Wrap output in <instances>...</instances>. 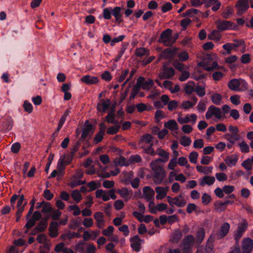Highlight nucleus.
Returning <instances> with one entry per match:
<instances>
[{
	"label": "nucleus",
	"mask_w": 253,
	"mask_h": 253,
	"mask_svg": "<svg viewBox=\"0 0 253 253\" xmlns=\"http://www.w3.org/2000/svg\"><path fill=\"white\" fill-rule=\"evenodd\" d=\"M240 150L242 153H248L250 151V148L248 144L244 140L238 143Z\"/></svg>",
	"instance_id": "obj_46"
},
{
	"label": "nucleus",
	"mask_w": 253,
	"mask_h": 253,
	"mask_svg": "<svg viewBox=\"0 0 253 253\" xmlns=\"http://www.w3.org/2000/svg\"><path fill=\"white\" fill-rule=\"evenodd\" d=\"M174 51L170 48H167L161 53L160 58L169 59L172 57Z\"/></svg>",
	"instance_id": "obj_39"
},
{
	"label": "nucleus",
	"mask_w": 253,
	"mask_h": 253,
	"mask_svg": "<svg viewBox=\"0 0 253 253\" xmlns=\"http://www.w3.org/2000/svg\"><path fill=\"white\" fill-rule=\"evenodd\" d=\"M199 10L196 9L192 8L187 10L185 13H183V16L193 17L195 15L198 14Z\"/></svg>",
	"instance_id": "obj_59"
},
{
	"label": "nucleus",
	"mask_w": 253,
	"mask_h": 253,
	"mask_svg": "<svg viewBox=\"0 0 253 253\" xmlns=\"http://www.w3.org/2000/svg\"><path fill=\"white\" fill-rule=\"evenodd\" d=\"M106 121L107 123L117 125L118 123V121L115 120V115L113 112H109L106 117Z\"/></svg>",
	"instance_id": "obj_45"
},
{
	"label": "nucleus",
	"mask_w": 253,
	"mask_h": 253,
	"mask_svg": "<svg viewBox=\"0 0 253 253\" xmlns=\"http://www.w3.org/2000/svg\"><path fill=\"white\" fill-rule=\"evenodd\" d=\"M83 176V172L82 171L79 170L76 171L75 174L72 177L71 181L69 183V185L72 188H74L77 186L83 184L85 183L84 181H81V178Z\"/></svg>",
	"instance_id": "obj_9"
},
{
	"label": "nucleus",
	"mask_w": 253,
	"mask_h": 253,
	"mask_svg": "<svg viewBox=\"0 0 253 253\" xmlns=\"http://www.w3.org/2000/svg\"><path fill=\"white\" fill-rule=\"evenodd\" d=\"M130 246L132 249L138 252L141 248V245L143 243V241L141 240L138 235H135L130 239Z\"/></svg>",
	"instance_id": "obj_11"
},
{
	"label": "nucleus",
	"mask_w": 253,
	"mask_h": 253,
	"mask_svg": "<svg viewBox=\"0 0 253 253\" xmlns=\"http://www.w3.org/2000/svg\"><path fill=\"white\" fill-rule=\"evenodd\" d=\"M71 196L77 203H79L82 198L80 192L77 190H73L72 192Z\"/></svg>",
	"instance_id": "obj_47"
},
{
	"label": "nucleus",
	"mask_w": 253,
	"mask_h": 253,
	"mask_svg": "<svg viewBox=\"0 0 253 253\" xmlns=\"http://www.w3.org/2000/svg\"><path fill=\"white\" fill-rule=\"evenodd\" d=\"M238 160L236 155H231L226 157L224 161L228 167H233L236 165Z\"/></svg>",
	"instance_id": "obj_29"
},
{
	"label": "nucleus",
	"mask_w": 253,
	"mask_h": 253,
	"mask_svg": "<svg viewBox=\"0 0 253 253\" xmlns=\"http://www.w3.org/2000/svg\"><path fill=\"white\" fill-rule=\"evenodd\" d=\"M197 120V116L195 114H187L184 117H182L181 114L178 115L177 122L180 124L186 125L191 123L192 125L196 124Z\"/></svg>",
	"instance_id": "obj_7"
},
{
	"label": "nucleus",
	"mask_w": 253,
	"mask_h": 253,
	"mask_svg": "<svg viewBox=\"0 0 253 253\" xmlns=\"http://www.w3.org/2000/svg\"><path fill=\"white\" fill-rule=\"evenodd\" d=\"M196 169L198 171L203 173L205 174H208L212 172L213 167H203L202 166H197Z\"/></svg>",
	"instance_id": "obj_37"
},
{
	"label": "nucleus",
	"mask_w": 253,
	"mask_h": 253,
	"mask_svg": "<svg viewBox=\"0 0 253 253\" xmlns=\"http://www.w3.org/2000/svg\"><path fill=\"white\" fill-rule=\"evenodd\" d=\"M152 136L151 134H147L145 135H143L141 137L140 142V145L141 147H143L144 145L145 144H147L149 145H150L151 144H152Z\"/></svg>",
	"instance_id": "obj_31"
},
{
	"label": "nucleus",
	"mask_w": 253,
	"mask_h": 253,
	"mask_svg": "<svg viewBox=\"0 0 253 253\" xmlns=\"http://www.w3.org/2000/svg\"><path fill=\"white\" fill-rule=\"evenodd\" d=\"M217 28L219 31H223L232 29L231 23L226 20H217L215 22Z\"/></svg>",
	"instance_id": "obj_14"
},
{
	"label": "nucleus",
	"mask_w": 253,
	"mask_h": 253,
	"mask_svg": "<svg viewBox=\"0 0 253 253\" xmlns=\"http://www.w3.org/2000/svg\"><path fill=\"white\" fill-rule=\"evenodd\" d=\"M230 225L228 222H224L220 226L219 230L215 232L211 236V239L213 238L215 240H220L225 237L229 232Z\"/></svg>",
	"instance_id": "obj_3"
},
{
	"label": "nucleus",
	"mask_w": 253,
	"mask_h": 253,
	"mask_svg": "<svg viewBox=\"0 0 253 253\" xmlns=\"http://www.w3.org/2000/svg\"><path fill=\"white\" fill-rule=\"evenodd\" d=\"M117 193L121 197L124 199L126 201L130 200L132 196L131 191H128L126 188H123L117 190Z\"/></svg>",
	"instance_id": "obj_20"
},
{
	"label": "nucleus",
	"mask_w": 253,
	"mask_h": 253,
	"mask_svg": "<svg viewBox=\"0 0 253 253\" xmlns=\"http://www.w3.org/2000/svg\"><path fill=\"white\" fill-rule=\"evenodd\" d=\"M192 141L189 137L184 136H182L180 140V143L183 146H188L191 144Z\"/></svg>",
	"instance_id": "obj_49"
},
{
	"label": "nucleus",
	"mask_w": 253,
	"mask_h": 253,
	"mask_svg": "<svg viewBox=\"0 0 253 253\" xmlns=\"http://www.w3.org/2000/svg\"><path fill=\"white\" fill-rule=\"evenodd\" d=\"M197 100V98H195L193 102L189 101H183L181 104L180 108L184 109L191 108L196 104Z\"/></svg>",
	"instance_id": "obj_42"
},
{
	"label": "nucleus",
	"mask_w": 253,
	"mask_h": 253,
	"mask_svg": "<svg viewBox=\"0 0 253 253\" xmlns=\"http://www.w3.org/2000/svg\"><path fill=\"white\" fill-rule=\"evenodd\" d=\"M95 195L96 198H101L104 201H107L110 200L108 192H107L102 189L97 190L95 192Z\"/></svg>",
	"instance_id": "obj_30"
},
{
	"label": "nucleus",
	"mask_w": 253,
	"mask_h": 253,
	"mask_svg": "<svg viewBox=\"0 0 253 253\" xmlns=\"http://www.w3.org/2000/svg\"><path fill=\"white\" fill-rule=\"evenodd\" d=\"M175 74L174 69L171 67H164L159 74L160 79H166L171 78Z\"/></svg>",
	"instance_id": "obj_12"
},
{
	"label": "nucleus",
	"mask_w": 253,
	"mask_h": 253,
	"mask_svg": "<svg viewBox=\"0 0 253 253\" xmlns=\"http://www.w3.org/2000/svg\"><path fill=\"white\" fill-rule=\"evenodd\" d=\"M81 81L87 84H97L99 80L96 77L85 75L81 79Z\"/></svg>",
	"instance_id": "obj_21"
},
{
	"label": "nucleus",
	"mask_w": 253,
	"mask_h": 253,
	"mask_svg": "<svg viewBox=\"0 0 253 253\" xmlns=\"http://www.w3.org/2000/svg\"><path fill=\"white\" fill-rule=\"evenodd\" d=\"M120 172V170L119 169L116 168L114 170H111L110 173H109L108 172H104L103 173L99 174V176L102 177H108L111 175L115 176L117 175Z\"/></svg>",
	"instance_id": "obj_51"
},
{
	"label": "nucleus",
	"mask_w": 253,
	"mask_h": 253,
	"mask_svg": "<svg viewBox=\"0 0 253 253\" xmlns=\"http://www.w3.org/2000/svg\"><path fill=\"white\" fill-rule=\"evenodd\" d=\"M204 146V140L202 139H196L194 141L193 147L195 149H201Z\"/></svg>",
	"instance_id": "obj_53"
},
{
	"label": "nucleus",
	"mask_w": 253,
	"mask_h": 253,
	"mask_svg": "<svg viewBox=\"0 0 253 253\" xmlns=\"http://www.w3.org/2000/svg\"><path fill=\"white\" fill-rule=\"evenodd\" d=\"M165 127L169 129L171 131L177 130L178 129V126L174 120H169L164 123Z\"/></svg>",
	"instance_id": "obj_24"
},
{
	"label": "nucleus",
	"mask_w": 253,
	"mask_h": 253,
	"mask_svg": "<svg viewBox=\"0 0 253 253\" xmlns=\"http://www.w3.org/2000/svg\"><path fill=\"white\" fill-rule=\"evenodd\" d=\"M94 218L96 221L97 227L102 228L105 225L103 213L101 212H97L94 214Z\"/></svg>",
	"instance_id": "obj_18"
},
{
	"label": "nucleus",
	"mask_w": 253,
	"mask_h": 253,
	"mask_svg": "<svg viewBox=\"0 0 253 253\" xmlns=\"http://www.w3.org/2000/svg\"><path fill=\"white\" fill-rule=\"evenodd\" d=\"M58 223L56 222H52L49 226V230L50 236L52 237H55L58 234V227L59 226Z\"/></svg>",
	"instance_id": "obj_25"
},
{
	"label": "nucleus",
	"mask_w": 253,
	"mask_h": 253,
	"mask_svg": "<svg viewBox=\"0 0 253 253\" xmlns=\"http://www.w3.org/2000/svg\"><path fill=\"white\" fill-rule=\"evenodd\" d=\"M155 194L154 191L149 186H145L143 189V197L147 201L151 200Z\"/></svg>",
	"instance_id": "obj_19"
},
{
	"label": "nucleus",
	"mask_w": 253,
	"mask_h": 253,
	"mask_svg": "<svg viewBox=\"0 0 253 253\" xmlns=\"http://www.w3.org/2000/svg\"><path fill=\"white\" fill-rule=\"evenodd\" d=\"M93 132V126L87 121L84 124L81 137L84 139L86 138L88 136H91Z\"/></svg>",
	"instance_id": "obj_15"
},
{
	"label": "nucleus",
	"mask_w": 253,
	"mask_h": 253,
	"mask_svg": "<svg viewBox=\"0 0 253 253\" xmlns=\"http://www.w3.org/2000/svg\"><path fill=\"white\" fill-rule=\"evenodd\" d=\"M240 82L238 79H233L228 84V87L230 89L236 91L240 90Z\"/></svg>",
	"instance_id": "obj_32"
},
{
	"label": "nucleus",
	"mask_w": 253,
	"mask_h": 253,
	"mask_svg": "<svg viewBox=\"0 0 253 253\" xmlns=\"http://www.w3.org/2000/svg\"><path fill=\"white\" fill-rule=\"evenodd\" d=\"M87 245L83 241L79 242L75 246V250L82 253H84L85 252L86 247Z\"/></svg>",
	"instance_id": "obj_41"
},
{
	"label": "nucleus",
	"mask_w": 253,
	"mask_h": 253,
	"mask_svg": "<svg viewBox=\"0 0 253 253\" xmlns=\"http://www.w3.org/2000/svg\"><path fill=\"white\" fill-rule=\"evenodd\" d=\"M253 248V241L250 238L244 239L242 242V253H251Z\"/></svg>",
	"instance_id": "obj_13"
},
{
	"label": "nucleus",
	"mask_w": 253,
	"mask_h": 253,
	"mask_svg": "<svg viewBox=\"0 0 253 253\" xmlns=\"http://www.w3.org/2000/svg\"><path fill=\"white\" fill-rule=\"evenodd\" d=\"M175 40L172 36V30L167 29L162 32L158 41L165 46H170L175 42Z\"/></svg>",
	"instance_id": "obj_2"
},
{
	"label": "nucleus",
	"mask_w": 253,
	"mask_h": 253,
	"mask_svg": "<svg viewBox=\"0 0 253 253\" xmlns=\"http://www.w3.org/2000/svg\"><path fill=\"white\" fill-rule=\"evenodd\" d=\"M87 186L89 188L88 191L90 192L99 188L101 186V184L99 182L92 181L88 183Z\"/></svg>",
	"instance_id": "obj_48"
},
{
	"label": "nucleus",
	"mask_w": 253,
	"mask_h": 253,
	"mask_svg": "<svg viewBox=\"0 0 253 253\" xmlns=\"http://www.w3.org/2000/svg\"><path fill=\"white\" fill-rule=\"evenodd\" d=\"M195 241V238L193 235L186 236L183 241L182 250L183 253H192L191 250Z\"/></svg>",
	"instance_id": "obj_6"
},
{
	"label": "nucleus",
	"mask_w": 253,
	"mask_h": 253,
	"mask_svg": "<svg viewBox=\"0 0 253 253\" xmlns=\"http://www.w3.org/2000/svg\"><path fill=\"white\" fill-rule=\"evenodd\" d=\"M156 153L163 159L159 158L152 161L150 164V167L153 171L154 182L159 184L162 182L166 176L165 170L159 163L167 162L169 159V154L161 148L158 149Z\"/></svg>",
	"instance_id": "obj_1"
},
{
	"label": "nucleus",
	"mask_w": 253,
	"mask_h": 253,
	"mask_svg": "<svg viewBox=\"0 0 253 253\" xmlns=\"http://www.w3.org/2000/svg\"><path fill=\"white\" fill-rule=\"evenodd\" d=\"M199 154L197 152L193 151L189 155V159L191 163L196 164Z\"/></svg>",
	"instance_id": "obj_52"
},
{
	"label": "nucleus",
	"mask_w": 253,
	"mask_h": 253,
	"mask_svg": "<svg viewBox=\"0 0 253 253\" xmlns=\"http://www.w3.org/2000/svg\"><path fill=\"white\" fill-rule=\"evenodd\" d=\"M238 8V13L243 14L249 8L248 0H239L236 4Z\"/></svg>",
	"instance_id": "obj_17"
},
{
	"label": "nucleus",
	"mask_w": 253,
	"mask_h": 253,
	"mask_svg": "<svg viewBox=\"0 0 253 253\" xmlns=\"http://www.w3.org/2000/svg\"><path fill=\"white\" fill-rule=\"evenodd\" d=\"M247 225V222L245 221L244 223L238 227L235 234V239L236 241L238 240L242 237L243 234L246 230Z\"/></svg>",
	"instance_id": "obj_23"
},
{
	"label": "nucleus",
	"mask_w": 253,
	"mask_h": 253,
	"mask_svg": "<svg viewBox=\"0 0 253 253\" xmlns=\"http://www.w3.org/2000/svg\"><path fill=\"white\" fill-rule=\"evenodd\" d=\"M242 166L246 170H250L252 169V163L250 158L245 160L242 164Z\"/></svg>",
	"instance_id": "obj_56"
},
{
	"label": "nucleus",
	"mask_w": 253,
	"mask_h": 253,
	"mask_svg": "<svg viewBox=\"0 0 253 253\" xmlns=\"http://www.w3.org/2000/svg\"><path fill=\"white\" fill-rule=\"evenodd\" d=\"M205 235V232L203 228H199L196 234V242L201 243L204 240Z\"/></svg>",
	"instance_id": "obj_43"
},
{
	"label": "nucleus",
	"mask_w": 253,
	"mask_h": 253,
	"mask_svg": "<svg viewBox=\"0 0 253 253\" xmlns=\"http://www.w3.org/2000/svg\"><path fill=\"white\" fill-rule=\"evenodd\" d=\"M112 14L115 17L116 22L121 23L122 22V15L121 14V8L117 6L112 9Z\"/></svg>",
	"instance_id": "obj_28"
},
{
	"label": "nucleus",
	"mask_w": 253,
	"mask_h": 253,
	"mask_svg": "<svg viewBox=\"0 0 253 253\" xmlns=\"http://www.w3.org/2000/svg\"><path fill=\"white\" fill-rule=\"evenodd\" d=\"M214 56L215 58V61L208 60L203 63V67L205 70L207 71H211L214 70L220 69L222 68L218 65L216 61L218 58L217 55L215 54Z\"/></svg>",
	"instance_id": "obj_4"
},
{
	"label": "nucleus",
	"mask_w": 253,
	"mask_h": 253,
	"mask_svg": "<svg viewBox=\"0 0 253 253\" xmlns=\"http://www.w3.org/2000/svg\"><path fill=\"white\" fill-rule=\"evenodd\" d=\"M69 209L70 211H73V215H78L81 213V210L79 207L77 205H71L69 207Z\"/></svg>",
	"instance_id": "obj_62"
},
{
	"label": "nucleus",
	"mask_w": 253,
	"mask_h": 253,
	"mask_svg": "<svg viewBox=\"0 0 253 253\" xmlns=\"http://www.w3.org/2000/svg\"><path fill=\"white\" fill-rule=\"evenodd\" d=\"M65 158V156H61L58 160L57 169L60 173H62L65 168V166L66 165L64 163Z\"/></svg>",
	"instance_id": "obj_38"
},
{
	"label": "nucleus",
	"mask_w": 253,
	"mask_h": 253,
	"mask_svg": "<svg viewBox=\"0 0 253 253\" xmlns=\"http://www.w3.org/2000/svg\"><path fill=\"white\" fill-rule=\"evenodd\" d=\"M167 200L168 203L171 206L175 205L178 207H183L186 204V201L181 195H179L174 198H171L170 196H168Z\"/></svg>",
	"instance_id": "obj_8"
},
{
	"label": "nucleus",
	"mask_w": 253,
	"mask_h": 253,
	"mask_svg": "<svg viewBox=\"0 0 253 253\" xmlns=\"http://www.w3.org/2000/svg\"><path fill=\"white\" fill-rule=\"evenodd\" d=\"M205 116L207 119H210L214 116L216 119L220 120L222 118V112L219 108L211 105L208 108Z\"/></svg>",
	"instance_id": "obj_5"
},
{
	"label": "nucleus",
	"mask_w": 253,
	"mask_h": 253,
	"mask_svg": "<svg viewBox=\"0 0 253 253\" xmlns=\"http://www.w3.org/2000/svg\"><path fill=\"white\" fill-rule=\"evenodd\" d=\"M228 202L224 203H217L215 205V209L218 212H221L226 209V205L228 204Z\"/></svg>",
	"instance_id": "obj_50"
},
{
	"label": "nucleus",
	"mask_w": 253,
	"mask_h": 253,
	"mask_svg": "<svg viewBox=\"0 0 253 253\" xmlns=\"http://www.w3.org/2000/svg\"><path fill=\"white\" fill-rule=\"evenodd\" d=\"M195 90L197 94L200 97H203L205 95V89L203 86H197L195 88Z\"/></svg>",
	"instance_id": "obj_57"
},
{
	"label": "nucleus",
	"mask_w": 253,
	"mask_h": 253,
	"mask_svg": "<svg viewBox=\"0 0 253 253\" xmlns=\"http://www.w3.org/2000/svg\"><path fill=\"white\" fill-rule=\"evenodd\" d=\"M83 224L87 228L91 227L93 225V219L91 218H85L83 221Z\"/></svg>",
	"instance_id": "obj_64"
},
{
	"label": "nucleus",
	"mask_w": 253,
	"mask_h": 253,
	"mask_svg": "<svg viewBox=\"0 0 253 253\" xmlns=\"http://www.w3.org/2000/svg\"><path fill=\"white\" fill-rule=\"evenodd\" d=\"M114 230V227L113 226H109L107 228L103 230L102 234L106 237H110L112 235Z\"/></svg>",
	"instance_id": "obj_54"
},
{
	"label": "nucleus",
	"mask_w": 253,
	"mask_h": 253,
	"mask_svg": "<svg viewBox=\"0 0 253 253\" xmlns=\"http://www.w3.org/2000/svg\"><path fill=\"white\" fill-rule=\"evenodd\" d=\"M112 8L111 7L103 9V15L105 19H110L111 18Z\"/></svg>",
	"instance_id": "obj_61"
},
{
	"label": "nucleus",
	"mask_w": 253,
	"mask_h": 253,
	"mask_svg": "<svg viewBox=\"0 0 253 253\" xmlns=\"http://www.w3.org/2000/svg\"><path fill=\"white\" fill-rule=\"evenodd\" d=\"M113 163L115 166H127L130 163L126 161L125 157L120 156L115 158L113 161Z\"/></svg>",
	"instance_id": "obj_27"
},
{
	"label": "nucleus",
	"mask_w": 253,
	"mask_h": 253,
	"mask_svg": "<svg viewBox=\"0 0 253 253\" xmlns=\"http://www.w3.org/2000/svg\"><path fill=\"white\" fill-rule=\"evenodd\" d=\"M195 84L193 82H188L185 85V91L187 94H191L195 89Z\"/></svg>",
	"instance_id": "obj_44"
},
{
	"label": "nucleus",
	"mask_w": 253,
	"mask_h": 253,
	"mask_svg": "<svg viewBox=\"0 0 253 253\" xmlns=\"http://www.w3.org/2000/svg\"><path fill=\"white\" fill-rule=\"evenodd\" d=\"M177 162L178 165L180 166H185L187 168H189L190 167V165L188 164L187 160L185 157H179Z\"/></svg>",
	"instance_id": "obj_58"
},
{
	"label": "nucleus",
	"mask_w": 253,
	"mask_h": 253,
	"mask_svg": "<svg viewBox=\"0 0 253 253\" xmlns=\"http://www.w3.org/2000/svg\"><path fill=\"white\" fill-rule=\"evenodd\" d=\"M182 237V234L180 231L177 230L175 231L172 236L171 240L172 242H178Z\"/></svg>",
	"instance_id": "obj_60"
},
{
	"label": "nucleus",
	"mask_w": 253,
	"mask_h": 253,
	"mask_svg": "<svg viewBox=\"0 0 253 253\" xmlns=\"http://www.w3.org/2000/svg\"><path fill=\"white\" fill-rule=\"evenodd\" d=\"M47 222L46 221H41L36 226V229L40 232L43 231L47 227Z\"/></svg>",
	"instance_id": "obj_63"
},
{
	"label": "nucleus",
	"mask_w": 253,
	"mask_h": 253,
	"mask_svg": "<svg viewBox=\"0 0 253 253\" xmlns=\"http://www.w3.org/2000/svg\"><path fill=\"white\" fill-rule=\"evenodd\" d=\"M225 138L231 144H234L236 141L239 140L240 138L239 134H231L227 133L224 135Z\"/></svg>",
	"instance_id": "obj_36"
},
{
	"label": "nucleus",
	"mask_w": 253,
	"mask_h": 253,
	"mask_svg": "<svg viewBox=\"0 0 253 253\" xmlns=\"http://www.w3.org/2000/svg\"><path fill=\"white\" fill-rule=\"evenodd\" d=\"M24 196L23 195H20L19 196V198L18 199L17 204V209L19 213H22V212L24 211L25 209V205H26L27 203L25 202L24 203Z\"/></svg>",
	"instance_id": "obj_35"
},
{
	"label": "nucleus",
	"mask_w": 253,
	"mask_h": 253,
	"mask_svg": "<svg viewBox=\"0 0 253 253\" xmlns=\"http://www.w3.org/2000/svg\"><path fill=\"white\" fill-rule=\"evenodd\" d=\"M208 38L210 40L217 42L220 40L221 35L219 31L213 30L210 35H209Z\"/></svg>",
	"instance_id": "obj_40"
},
{
	"label": "nucleus",
	"mask_w": 253,
	"mask_h": 253,
	"mask_svg": "<svg viewBox=\"0 0 253 253\" xmlns=\"http://www.w3.org/2000/svg\"><path fill=\"white\" fill-rule=\"evenodd\" d=\"M211 99L212 102L216 105H220L222 103V96L218 93L212 94Z\"/></svg>",
	"instance_id": "obj_34"
},
{
	"label": "nucleus",
	"mask_w": 253,
	"mask_h": 253,
	"mask_svg": "<svg viewBox=\"0 0 253 253\" xmlns=\"http://www.w3.org/2000/svg\"><path fill=\"white\" fill-rule=\"evenodd\" d=\"M235 48V51L237 50V48H240V51L241 53H244L246 50V45L242 40H235L233 43Z\"/></svg>",
	"instance_id": "obj_33"
},
{
	"label": "nucleus",
	"mask_w": 253,
	"mask_h": 253,
	"mask_svg": "<svg viewBox=\"0 0 253 253\" xmlns=\"http://www.w3.org/2000/svg\"><path fill=\"white\" fill-rule=\"evenodd\" d=\"M136 84L140 87H142L143 89H149L153 84V81L151 79L145 80V79L140 77L137 80Z\"/></svg>",
	"instance_id": "obj_10"
},
{
	"label": "nucleus",
	"mask_w": 253,
	"mask_h": 253,
	"mask_svg": "<svg viewBox=\"0 0 253 253\" xmlns=\"http://www.w3.org/2000/svg\"><path fill=\"white\" fill-rule=\"evenodd\" d=\"M215 180V178L213 176H206L201 179L200 185L202 186H204L205 185H211L213 184Z\"/></svg>",
	"instance_id": "obj_26"
},
{
	"label": "nucleus",
	"mask_w": 253,
	"mask_h": 253,
	"mask_svg": "<svg viewBox=\"0 0 253 253\" xmlns=\"http://www.w3.org/2000/svg\"><path fill=\"white\" fill-rule=\"evenodd\" d=\"M111 104L109 99L101 100L97 104V110L100 112H105L109 107Z\"/></svg>",
	"instance_id": "obj_22"
},
{
	"label": "nucleus",
	"mask_w": 253,
	"mask_h": 253,
	"mask_svg": "<svg viewBox=\"0 0 253 253\" xmlns=\"http://www.w3.org/2000/svg\"><path fill=\"white\" fill-rule=\"evenodd\" d=\"M169 190V188L168 186L156 187L155 188V191L157 193L156 199L158 200L163 199L164 197H165L167 196V193Z\"/></svg>",
	"instance_id": "obj_16"
},
{
	"label": "nucleus",
	"mask_w": 253,
	"mask_h": 253,
	"mask_svg": "<svg viewBox=\"0 0 253 253\" xmlns=\"http://www.w3.org/2000/svg\"><path fill=\"white\" fill-rule=\"evenodd\" d=\"M223 48L226 51V54H230L232 50H235L233 43H227L222 46Z\"/></svg>",
	"instance_id": "obj_55"
}]
</instances>
